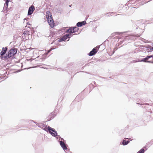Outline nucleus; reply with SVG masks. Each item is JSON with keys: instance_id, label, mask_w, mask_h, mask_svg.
I'll return each mask as SVG.
<instances>
[{"instance_id": "15", "label": "nucleus", "mask_w": 153, "mask_h": 153, "mask_svg": "<svg viewBox=\"0 0 153 153\" xmlns=\"http://www.w3.org/2000/svg\"><path fill=\"white\" fill-rule=\"evenodd\" d=\"M147 149L146 146H144L137 153H144L147 150Z\"/></svg>"}, {"instance_id": "41", "label": "nucleus", "mask_w": 153, "mask_h": 153, "mask_svg": "<svg viewBox=\"0 0 153 153\" xmlns=\"http://www.w3.org/2000/svg\"><path fill=\"white\" fill-rule=\"evenodd\" d=\"M142 57V56H138V57Z\"/></svg>"}, {"instance_id": "10", "label": "nucleus", "mask_w": 153, "mask_h": 153, "mask_svg": "<svg viewBox=\"0 0 153 153\" xmlns=\"http://www.w3.org/2000/svg\"><path fill=\"white\" fill-rule=\"evenodd\" d=\"M86 24V22L85 21L79 22L77 23L76 26L78 27H81L83 25H85Z\"/></svg>"}, {"instance_id": "14", "label": "nucleus", "mask_w": 153, "mask_h": 153, "mask_svg": "<svg viewBox=\"0 0 153 153\" xmlns=\"http://www.w3.org/2000/svg\"><path fill=\"white\" fill-rule=\"evenodd\" d=\"M130 141L128 140H123L121 142L120 144H122L123 146H125L127 145L129 143Z\"/></svg>"}, {"instance_id": "5", "label": "nucleus", "mask_w": 153, "mask_h": 153, "mask_svg": "<svg viewBox=\"0 0 153 153\" xmlns=\"http://www.w3.org/2000/svg\"><path fill=\"white\" fill-rule=\"evenodd\" d=\"M18 49L15 48H12L8 52V54L11 57H12L15 55L17 53Z\"/></svg>"}, {"instance_id": "1", "label": "nucleus", "mask_w": 153, "mask_h": 153, "mask_svg": "<svg viewBox=\"0 0 153 153\" xmlns=\"http://www.w3.org/2000/svg\"><path fill=\"white\" fill-rule=\"evenodd\" d=\"M45 123H38L37 124V126L47 132L50 134L52 136H55L56 135V131L55 129L51 128L49 126H47L44 124Z\"/></svg>"}, {"instance_id": "2", "label": "nucleus", "mask_w": 153, "mask_h": 153, "mask_svg": "<svg viewBox=\"0 0 153 153\" xmlns=\"http://www.w3.org/2000/svg\"><path fill=\"white\" fill-rule=\"evenodd\" d=\"M59 142L61 146L66 153H72L70 152L69 149L67 148L68 145L66 144L65 141H59Z\"/></svg>"}, {"instance_id": "16", "label": "nucleus", "mask_w": 153, "mask_h": 153, "mask_svg": "<svg viewBox=\"0 0 153 153\" xmlns=\"http://www.w3.org/2000/svg\"><path fill=\"white\" fill-rule=\"evenodd\" d=\"M11 57L10 55L8 54V53L7 52V54H6L4 56H1V58L2 59H7L9 58H10Z\"/></svg>"}, {"instance_id": "3", "label": "nucleus", "mask_w": 153, "mask_h": 153, "mask_svg": "<svg viewBox=\"0 0 153 153\" xmlns=\"http://www.w3.org/2000/svg\"><path fill=\"white\" fill-rule=\"evenodd\" d=\"M100 47V45L97 46L96 47L93 48V49L88 54V55L89 56H92L95 55L97 51Z\"/></svg>"}, {"instance_id": "26", "label": "nucleus", "mask_w": 153, "mask_h": 153, "mask_svg": "<svg viewBox=\"0 0 153 153\" xmlns=\"http://www.w3.org/2000/svg\"><path fill=\"white\" fill-rule=\"evenodd\" d=\"M7 7L5 6V5H4V7L2 10L3 12H5L7 9Z\"/></svg>"}, {"instance_id": "20", "label": "nucleus", "mask_w": 153, "mask_h": 153, "mask_svg": "<svg viewBox=\"0 0 153 153\" xmlns=\"http://www.w3.org/2000/svg\"><path fill=\"white\" fill-rule=\"evenodd\" d=\"M153 143V139L151 140L150 141L147 143L146 145V147H149Z\"/></svg>"}, {"instance_id": "7", "label": "nucleus", "mask_w": 153, "mask_h": 153, "mask_svg": "<svg viewBox=\"0 0 153 153\" xmlns=\"http://www.w3.org/2000/svg\"><path fill=\"white\" fill-rule=\"evenodd\" d=\"M35 10V7L33 5H31L30 6L28 10L27 15L29 16L31 15L33 13Z\"/></svg>"}, {"instance_id": "18", "label": "nucleus", "mask_w": 153, "mask_h": 153, "mask_svg": "<svg viewBox=\"0 0 153 153\" xmlns=\"http://www.w3.org/2000/svg\"><path fill=\"white\" fill-rule=\"evenodd\" d=\"M52 17V15L51 14L50 12L49 11H47L46 13V17L47 19H49L50 17Z\"/></svg>"}, {"instance_id": "35", "label": "nucleus", "mask_w": 153, "mask_h": 153, "mask_svg": "<svg viewBox=\"0 0 153 153\" xmlns=\"http://www.w3.org/2000/svg\"><path fill=\"white\" fill-rule=\"evenodd\" d=\"M89 86L90 88H91V87H93V85H92V83H91L89 85Z\"/></svg>"}, {"instance_id": "6", "label": "nucleus", "mask_w": 153, "mask_h": 153, "mask_svg": "<svg viewBox=\"0 0 153 153\" xmlns=\"http://www.w3.org/2000/svg\"><path fill=\"white\" fill-rule=\"evenodd\" d=\"M47 20L51 28L53 27L54 26L55 24L52 17H50L49 19H47Z\"/></svg>"}, {"instance_id": "24", "label": "nucleus", "mask_w": 153, "mask_h": 153, "mask_svg": "<svg viewBox=\"0 0 153 153\" xmlns=\"http://www.w3.org/2000/svg\"><path fill=\"white\" fill-rule=\"evenodd\" d=\"M73 28H74V33H75V32H77L79 30V28L76 27V26L73 27Z\"/></svg>"}, {"instance_id": "31", "label": "nucleus", "mask_w": 153, "mask_h": 153, "mask_svg": "<svg viewBox=\"0 0 153 153\" xmlns=\"http://www.w3.org/2000/svg\"><path fill=\"white\" fill-rule=\"evenodd\" d=\"M55 48H51L50 49L48 50L47 51V53H50L52 50L54 49Z\"/></svg>"}, {"instance_id": "38", "label": "nucleus", "mask_w": 153, "mask_h": 153, "mask_svg": "<svg viewBox=\"0 0 153 153\" xmlns=\"http://www.w3.org/2000/svg\"><path fill=\"white\" fill-rule=\"evenodd\" d=\"M3 78H4L3 77H0V79H2Z\"/></svg>"}, {"instance_id": "32", "label": "nucleus", "mask_w": 153, "mask_h": 153, "mask_svg": "<svg viewBox=\"0 0 153 153\" xmlns=\"http://www.w3.org/2000/svg\"><path fill=\"white\" fill-rule=\"evenodd\" d=\"M147 57L149 59L151 58H153V55L149 56L148 55L147 56Z\"/></svg>"}, {"instance_id": "8", "label": "nucleus", "mask_w": 153, "mask_h": 153, "mask_svg": "<svg viewBox=\"0 0 153 153\" xmlns=\"http://www.w3.org/2000/svg\"><path fill=\"white\" fill-rule=\"evenodd\" d=\"M147 57V56L145 57L142 59L141 60H139L140 62H147L149 63H153V61H151L148 60L149 59Z\"/></svg>"}, {"instance_id": "12", "label": "nucleus", "mask_w": 153, "mask_h": 153, "mask_svg": "<svg viewBox=\"0 0 153 153\" xmlns=\"http://www.w3.org/2000/svg\"><path fill=\"white\" fill-rule=\"evenodd\" d=\"M74 29L73 27H71L67 30L66 32L69 34L70 33H74Z\"/></svg>"}, {"instance_id": "33", "label": "nucleus", "mask_w": 153, "mask_h": 153, "mask_svg": "<svg viewBox=\"0 0 153 153\" xmlns=\"http://www.w3.org/2000/svg\"><path fill=\"white\" fill-rule=\"evenodd\" d=\"M60 141H62L63 142H65V141L64 140V139L63 138H62L61 137V138H60Z\"/></svg>"}, {"instance_id": "45", "label": "nucleus", "mask_w": 153, "mask_h": 153, "mask_svg": "<svg viewBox=\"0 0 153 153\" xmlns=\"http://www.w3.org/2000/svg\"><path fill=\"white\" fill-rule=\"evenodd\" d=\"M120 15V14H118L117 15Z\"/></svg>"}, {"instance_id": "28", "label": "nucleus", "mask_w": 153, "mask_h": 153, "mask_svg": "<svg viewBox=\"0 0 153 153\" xmlns=\"http://www.w3.org/2000/svg\"><path fill=\"white\" fill-rule=\"evenodd\" d=\"M141 105H142V108H145V105H149V104L148 103H145V104H140Z\"/></svg>"}, {"instance_id": "25", "label": "nucleus", "mask_w": 153, "mask_h": 153, "mask_svg": "<svg viewBox=\"0 0 153 153\" xmlns=\"http://www.w3.org/2000/svg\"><path fill=\"white\" fill-rule=\"evenodd\" d=\"M139 61H140L139 59H137L133 60L131 62V63H136L137 62H140Z\"/></svg>"}, {"instance_id": "19", "label": "nucleus", "mask_w": 153, "mask_h": 153, "mask_svg": "<svg viewBox=\"0 0 153 153\" xmlns=\"http://www.w3.org/2000/svg\"><path fill=\"white\" fill-rule=\"evenodd\" d=\"M146 50H145V49H143V51H146V52L147 51L148 52H149L151 51V50L149 45L146 46Z\"/></svg>"}, {"instance_id": "29", "label": "nucleus", "mask_w": 153, "mask_h": 153, "mask_svg": "<svg viewBox=\"0 0 153 153\" xmlns=\"http://www.w3.org/2000/svg\"><path fill=\"white\" fill-rule=\"evenodd\" d=\"M26 31L27 32V33H28L29 36L30 35V33L32 34L33 33V32H32V31H31L30 30H26Z\"/></svg>"}, {"instance_id": "4", "label": "nucleus", "mask_w": 153, "mask_h": 153, "mask_svg": "<svg viewBox=\"0 0 153 153\" xmlns=\"http://www.w3.org/2000/svg\"><path fill=\"white\" fill-rule=\"evenodd\" d=\"M73 36V35L71 34H66L63 36L62 37L60 38L58 41L59 42H62L63 41H65L68 39H70L71 37Z\"/></svg>"}, {"instance_id": "37", "label": "nucleus", "mask_w": 153, "mask_h": 153, "mask_svg": "<svg viewBox=\"0 0 153 153\" xmlns=\"http://www.w3.org/2000/svg\"><path fill=\"white\" fill-rule=\"evenodd\" d=\"M91 83H92V85H93V84H94L95 83V82L94 81H93Z\"/></svg>"}, {"instance_id": "13", "label": "nucleus", "mask_w": 153, "mask_h": 153, "mask_svg": "<svg viewBox=\"0 0 153 153\" xmlns=\"http://www.w3.org/2000/svg\"><path fill=\"white\" fill-rule=\"evenodd\" d=\"M23 34L24 35V36H22L23 39H25V40H27V39H28V37L27 36H29L28 33H27L26 31H25L23 32Z\"/></svg>"}, {"instance_id": "40", "label": "nucleus", "mask_w": 153, "mask_h": 153, "mask_svg": "<svg viewBox=\"0 0 153 153\" xmlns=\"http://www.w3.org/2000/svg\"><path fill=\"white\" fill-rule=\"evenodd\" d=\"M27 25H30L29 24V22H27Z\"/></svg>"}, {"instance_id": "36", "label": "nucleus", "mask_w": 153, "mask_h": 153, "mask_svg": "<svg viewBox=\"0 0 153 153\" xmlns=\"http://www.w3.org/2000/svg\"><path fill=\"white\" fill-rule=\"evenodd\" d=\"M150 47L151 48V51H153V47H152L151 46H150Z\"/></svg>"}, {"instance_id": "27", "label": "nucleus", "mask_w": 153, "mask_h": 153, "mask_svg": "<svg viewBox=\"0 0 153 153\" xmlns=\"http://www.w3.org/2000/svg\"><path fill=\"white\" fill-rule=\"evenodd\" d=\"M9 1H6L5 3L4 4V5H5V6H6V7H8V3H9Z\"/></svg>"}, {"instance_id": "42", "label": "nucleus", "mask_w": 153, "mask_h": 153, "mask_svg": "<svg viewBox=\"0 0 153 153\" xmlns=\"http://www.w3.org/2000/svg\"><path fill=\"white\" fill-rule=\"evenodd\" d=\"M29 28H30V29L31 30V28H32V29H33V28L32 27H31V28H30V27H29Z\"/></svg>"}, {"instance_id": "44", "label": "nucleus", "mask_w": 153, "mask_h": 153, "mask_svg": "<svg viewBox=\"0 0 153 153\" xmlns=\"http://www.w3.org/2000/svg\"><path fill=\"white\" fill-rule=\"evenodd\" d=\"M117 36H116L115 37V38H116V37H117Z\"/></svg>"}, {"instance_id": "11", "label": "nucleus", "mask_w": 153, "mask_h": 153, "mask_svg": "<svg viewBox=\"0 0 153 153\" xmlns=\"http://www.w3.org/2000/svg\"><path fill=\"white\" fill-rule=\"evenodd\" d=\"M137 52H138V51L137 50V49H136L134 51L132 52H130L128 53L129 56H131L132 57H134L135 56V54Z\"/></svg>"}, {"instance_id": "23", "label": "nucleus", "mask_w": 153, "mask_h": 153, "mask_svg": "<svg viewBox=\"0 0 153 153\" xmlns=\"http://www.w3.org/2000/svg\"><path fill=\"white\" fill-rule=\"evenodd\" d=\"M126 39H130L131 40H133V39H132V36H127L126 37Z\"/></svg>"}, {"instance_id": "46", "label": "nucleus", "mask_w": 153, "mask_h": 153, "mask_svg": "<svg viewBox=\"0 0 153 153\" xmlns=\"http://www.w3.org/2000/svg\"><path fill=\"white\" fill-rule=\"evenodd\" d=\"M69 39H68V40H67V41H69Z\"/></svg>"}, {"instance_id": "39", "label": "nucleus", "mask_w": 153, "mask_h": 153, "mask_svg": "<svg viewBox=\"0 0 153 153\" xmlns=\"http://www.w3.org/2000/svg\"><path fill=\"white\" fill-rule=\"evenodd\" d=\"M114 13H113V12H112V13H111V14H112V15H113V14H114Z\"/></svg>"}, {"instance_id": "34", "label": "nucleus", "mask_w": 153, "mask_h": 153, "mask_svg": "<svg viewBox=\"0 0 153 153\" xmlns=\"http://www.w3.org/2000/svg\"><path fill=\"white\" fill-rule=\"evenodd\" d=\"M48 54V53H47V52H46L44 53L43 55L44 56H46Z\"/></svg>"}, {"instance_id": "21", "label": "nucleus", "mask_w": 153, "mask_h": 153, "mask_svg": "<svg viewBox=\"0 0 153 153\" xmlns=\"http://www.w3.org/2000/svg\"><path fill=\"white\" fill-rule=\"evenodd\" d=\"M55 116H56V115L54 114V113H53V112L51 113V118L50 119L48 120V121H49L51 120V119H53L54 117Z\"/></svg>"}, {"instance_id": "17", "label": "nucleus", "mask_w": 153, "mask_h": 153, "mask_svg": "<svg viewBox=\"0 0 153 153\" xmlns=\"http://www.w3.org/2000/svg\"><path fill=\"white\" fill-rule=\"evenodd\" d=\"M124 33V32H121L120 33L118 32H116L114 33H112L111 35V36L109 37H113L116 35H119L120 34H122Z\"/></svg>"}, {"instance_id": "22", "label": "nucleus", "mask_w": 153, "mask_h": 153, "mask_svg": "<svg viewBox=\"0 0 153 153\" xmlns=\"http://www.w3.org/2000/svg\"><path fill=\"white\" fill-rule=\"evenodd\" d=\"M53 137H56V138L58 139V141L59 142V141H60V138H61V137L60 136H59V135H57V132H56V136H53Z\"/></svg>"}, {"instance_id": "9", "label": "nucleus", "mask_w": 153, "mask_h": 153, "mask_svg": "<svg viewBox=\"0 0 153 153\" xmlns=\"http://www.w3.org/2000/svg\"><path fill=\"white\" fill-rule=\"evenodd\" d=\"M7 47H6L4 48L3 47L2 48V51L0 52V55L1 56H3L6 53L7 50Z\"/></svg>"}, {"instance_id": "30", "label": "nucleus", "mask_w": 153, "mask_h": 153, "mask_svg": "<svg viewBox=\"0 0 153 153\" xmlns=\"http://www.w3.org/2000/svg\"><path fill=\"white\" fill-rule=\"evenodd\" d=\"M31 122H33L34 123H35L36 124V125H37V123H37L35 121H34V120H30L29 121V123H30Z\"/></svg>"}, {"instance_id": "43", "label": "nucleus", "mask_w": 153, "mask_h": 153, "mask_svg": "<svg viewBox=\"0 0 153 153\" xmlns=\"http://www.w3.org/2000/svg\"><path fill=\"white\" fill-rule=\"evenodd\" d=\"M6 1H10V0H6Z\"/></svg>"}]
</instances>
